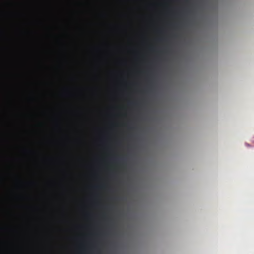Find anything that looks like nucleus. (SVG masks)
Here are the masks:
<instances>
[{
  "label": "nucleus",
  "mask_w": 254,
  "mask_h": 254,
  "mask_svg": "<svg viewBox=\"0 0 254 254\" xmlns=\"http://www.w3.org/2000/svg\"><path fill=\"white\" fill-rule=\"evenodd\" d=\"M137 102H129V105H137Z\"/></svg>",
  "instance_id": "obj_1"
},
{
  "label": "nucleus",
  "mask_w": 254,
  "mask_h": 254,
  "mask_svg": "<svg viewBox=\"0 0 254 254\" xmlns=\"http://www.w3.org/2000/svg\"><path fill=\"white\" fill-rule=\"evenodd\" d=\"M99 187H100V186H95V188H99Z\"/></svg>",
  "instance_id": "obj_2"
}]
</instances>
